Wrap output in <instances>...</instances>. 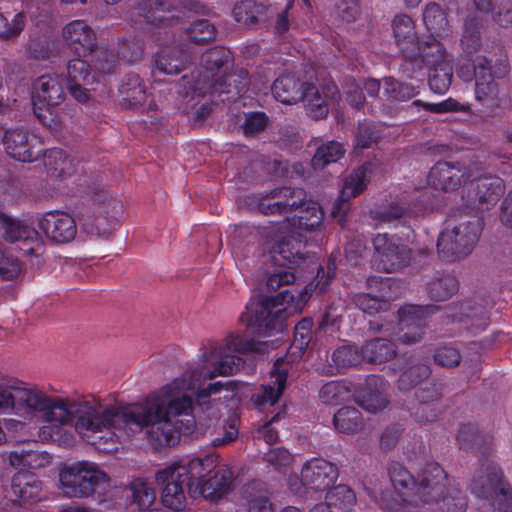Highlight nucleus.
<instances>
[{
    "label": "nucleus",
    "instance_id": "f257e3e1",
    "mask_svg": "<svg viewBox=\"0 0 512 512\" xmlns=\"http://www.w3.org/2000/svg\"><path fill=\"white\" fill-rule=\"evenodd\" d=\"M190 378L183 375L174 379L161 389V396L147 400L141 405L113 407L117 413L135 414L137 423L111 426V429L138 432L146 428L148 440L156 448L175 446L179 442L181 432L190 433L195 424L193 418L188 419L182 429L177 423L172 422V418L191 415L193 400L187 392L192 391L199 403H205L210 396L220 393L223 389L231 390V382L216 381L204 388L198 387L195 391V384Z\"/></svg>",
    "mask_w": 512,
    "mask_h": 512
},
{
    "label": "nucleus",
    "instance_id": "f03ea898",
    "mask_svg": "<svg viewBox=\"0 0 512 512\" xmlns=\"http://www.w3.org/2000/svg\"><path fill=\"white\" fill-rule=\"evenodd\" d=\"M40 413L46 422L67 425L74 423L80 433L102 432L111 426L137 423L132 413H117L113 407H94L87 403L69 402L60 397H49L37 388L0 385V414H15L32 418Z\"/></svg>",
    "mask_w": 512,
    "mask_h": 512
},
{
    "label": "nucleus",
    "instance_id": "7ed1b4c3",
    "mask_svg": "<svg viewBox=\"0 0 512 512\" xmlns=\"http://www.w3.org/2000/svg\"><path fill=\"white\" fill-rule=\"evenodd\" d=\"M294 295L286 288L275 296L258 295L246 305L239 320L246 326L244 334L231 333L225 340L228 353H222L221 347H213L212 354L219 359L215 368L209 372V379L217 376H228L239 372L244 366L241 356L230 354H262L268 349L267 342L255 340L248 334L258 337H268L282 332L287 320V309L284 306L293 302Z\"/></svg>",
    "mask_w": 512,
    "mask_h": 512
},
{
    "label": "nucleus",
    "instance_id": "20e7f679",
    "mask_svg": "<svg viewBox=\"0 0 512 512\" xmlns=\"http://www.w3.org/2000/svg\"><path fill=\"white\" fill-rule=\"evenodd\" d=\"M232 61L231 51L223 46L206 50L201 55V69L193 70L190 75H183L179 85V94L185 97L210 96L212 104L235 102L249 86L248 72L240 71L237 79L234 75H222Z\"/></svg>",
    "mask_w": 512,
    "mask_h": 512
},
{
    "label": "nucleus",
    "instance_id": "39448f33",
    "mask_svg": "<svg viewBox=\"0 0 512 512\" xmlns=\"http://www.w3.org/2000/svg\"><path fill=\"white\" fill-rule=\"evenodd\" d=\"M136 15L143 18V22L154 28L163 29L166 36L172 35L171 41H161V47L154 56L155 69L162 74L177 75L187 64L192 63L191 52L179 46L169 45L176 42L174 28L180 23L176 9L167 1L141 0L136 8Z\"/></svg>",
    "mask_w": 512,
    "mask_h": 512
},
{
    "label": "nucleus",
    "instance_id": "423d86ee",
    "mask_svg": "<svg viewBox=\"0 0 512 512\" xmlns=\"http://www.w3.org/2000/svg\"><path fill=\"white\" fill-rule=\"evenodd\" d=\"M253 202L258 211L264 215H287L300 210V215L290 219L285 217L284 225H298L301 229L317 230L322 226L324 212L320 204L307 200L303 188L281 186L269 192L253 195Z\"/></svg>",
    "mask_w": 512,
    "mask_h": 512
},
{
    "label": "nucleus",
    "instance_id": "0eeeda50",
    "mask_svg": "<svg viewBox=\"0 0 512 512\" xmlns=\"http://www.w3.org/2000/svg\"><path fill=\"white\" fill-rule=\"evenodd\" d=\"M388 474L402 500L415 505L433 500L446 478L445 470L436 462L426 463L417 479L399 462L390 463Z\"/></svg>",
    "mask_w": 512,
    "mask_h": 512
},
{
    "label": "nucleus",
    "instance_id": "6e6552de",
    "mask_svg": "<svg viewBox=\"0 0 512 512\" xmlns=\"http://www.w3.org/2000/svg\"><path fill=\"white\" fill-rule=\"evenodd\" d=\"M31 100L36 118L53 130H60L64 121L65 100L63 79L57 74H44L32 83Z\"/></svg>",
    "mask_w": 512,
    "mask_h": 512
},
{
    "label": "nucleus",
    "instance_id": "1a4fd4ad",
    "mask_svg": "<svg viewBox=\"0 0 512 512\" xmlns=\"http://www.w3.org/2000/svg\"><path fill=\"white\" fill-rule=\"evenodd\" d=\"M75 213L80 221L106 232L117 228L124 207L123 203L109 191L94 188L77 203Z\"/></svg>",
    "mask_w": 512,
    "mask_h": 512
},
{
    "label": "nucleus",
    "instance_id": "9d476101",
    "mask_svg": "<svg viewBox=\"0 0 512 512\" xmlns=\"http://www.w3.org/2000/svg\"><path fill=\"white\" fill-rule=\"evenodd\" d=\"M59 481L63 493L69 498L97 495L100 499L110 488L109 476L91 462H78L64 467L59 473Z\"/></svg>",
    "mask_w": 512,
    "mask_h": 512
},
{
    "label": "nucleus",
    "instance_id": "9b49d317",
    "mask_svg": "<svg viewBox=\"0 0 512 512\" xmlns=\"http://www.w3.org/2000/svg\"><path fill=\"white\" fill-rule=\"evenodd\" d=\"M473 77L475 78V99L490 110L499 107V88L495 79L505 77L509 72L506 58L500 57L492 66L486 56L478 55L472 60ZM472 74L469 75V78Z\"/></svg>",
    "mask_w": 512,
    "mask_h": 512
},
{
    "label": "nucleus",
    "instance_id": "f8f14e48",
    "mask_svg": "<svg viewBox=\"0 0 512 512\" xmlns=\"http://www.w3.org/2000/svg\"><path fill=\"white\" fill-rule=\"evenodd\" d=\"M481 232L479 220L461 222L451 229L445 228L437 239L440 259L452 263L466 258L474 249Z\"/></svg>",
    "mask_w": 512,
    "mask_h": 512
},
{
    "label": "nucleus",
    "instance_id": "ddd939ff",
    "mask_svg": "<svg viewBox=\"0 0 512 512\" xmlns=\"http://www.w3.org/2000/svg\"><path fill=\"white\" fill-rule=\"evenodd\" d=\"M155 481L161 488V502L164 507L182 512L187 505L186 489L190 495V487L194 485V475L189 469L174 462L157 471Z\"/></svg>",
    "mask_w": 512,
    "mask_h": 512
},
{
    "label": "nucleus",
    "instance_id": "4468645a",
    "mask_svg": "<svg viewBox=\"0 0 512 512\" xmlns=\"http://www.w3.org/2000/svg\"><path fill=\"white\" fill-rule=\"evenodd\" d=\"M372 243L373 265L378 271L397 273L410 265L413 251L400 238L379 233L372 239Z\"/></svg>",
    "mask_w": 512,
    "mask_h": 512
},
{
    "label": "nucleus",
    "instance_id": "2eb2a0df",
    "mask_svg": "<svg viewBox=\"0 0 512 512\" xmlns=\"http://www.w3.org/2000/svg\"><path fill=\"white\" fill-rule=\"evenodd\" d=\"M505 193L503 179L498 176H483L470 182L462 192L466 207L475 211L494 207Z\"/></svg>",
    "mask_w": 512,
    "mask_h": 512
},
{
    "label": "nucleus",
    "instance_id": "dca6fc26",
    "mask_svg": "<svg viewBox=\"0 0 512 512\" xmlns=\"http://www.w3.org/2000/svg\"><path fill=\"white\" fill-rule=\"evenodd\" d=\"M289 228V231L275 243L271 251L273 263L281 268L299 265L305 258L307 239L302 232L308 230L299 228L297 223L291 224Z\"/></svg>",
    "mask_w": 512,
    "mask_h": 512
},
{
    "label": "nucleus",
    "instance_id": "f3484780",
    "mask_svg": "<svg viewBox=\"0 0 512 512\" xmlns=\"http://www.w3.org/2000/svg\"><path fill=\"white\" fill-rule=\"evenodd\" d=\"M440 306L434 304H407L399 309L400 340L413 344L422 339L429 316L437 313Z\"/></svg>",
    "mask_w": 512,
    "mask_h": 512
},
{
    "label": "nucleus",
    "instance_id": "a211bd4d",
    "mask_svg": "<svg viewBox=\"0 0 512 512\" xmlns=\"http://www.w3.org/2000/svg\"><path fill=\"white\" fill-rule=\"evenodd\" d=\"M3 145L7 154L21 162H34L43 152L41 139L22 129H9L3 137Z\"/></svg>",
    "mask_w": 512,
    "mask_h": 512
},
{
    "label": "nucleus",
    "instance_id": "6ab92c4d",
    "mask_svg": "<svg viewBox=\"0 0 512 512\" xmlns=\"http://www.w3.org/2000/svg\"><path fill=\"white\" fill-rule=\"evenodd\" d=\"M233 474L225 467L210 472L207 476H194V485L190 487V497H203L211 502L218 501L232 489Z\"/></svg>",
    "mask_w": 512,
    "mask_h": 512
},
{
    "label": "nucleus",
    "instance_id": "aec40b11",
    "mask_svg": "<svg viewBox=\"0 0 512 512\" xmlns=\"http://www.w3.org/2000/svg\"><path fill=\"white\" fill-rule=\"evenodd\" d=\"M65 47L75 57H87L97 48V36L93 28L84 20L68 22L61 32Z\"/></svg>",
    "mask_w": 512,
    "mask_h": 512
},
{
    "label": "nucleus",
    "instance_id": "412c9836",
    "mask_svg": "<svg viewBox=\"0 0 512 512\" xmlns=\"http://www.w3.org/2000/svg\"><path fill=\"white\" fill-rule=\"evenodd\" d=\"M289 369L284 358H278L270 371V382L262 384L259 391L251 395V401L258 410L275 405L286 389Z\"/></svg>",
    "mask_w": 512,
    "mask_h": 512
},
{
    "label": "nucleus",
    "instance_id": "4be33fe9",
    "mask_svg": "<svg viewBox=\"0 0 512 512\" xmlns=\"http://www.w3.org/2000/svg\"><path fill=\"white\" fill-rule=\"evenodd\" d=\"M38 227L47 239L58 244L71 242L77 234L75 219L62 210H51L44 213L38 219Z\"/></svg>",
    "mask_w": 512,
    "mask_h": 512
},
{
    "label": "nucleus",
    "instance_id": "5701e85b",
    "mask_svg": "<svg viewBox=\"0 0 512 512\" xmlns=\"http://www.w3.org/2000/svg\"><path fill=\"white\" fill-rule=\"evenodd\" d=\"M3 236L7 242L16 244L23 255L39 257L45 251L44 240L38 231L23 221L11 218Z\"/></svg>",
    "mask_w": 512,
    "mask_h": 512
},
{
    "label": "nucleus",
    "instance_id": "b1692460",
    "mask_svg": "<svg viewBox=\"0 0 512 512\" xmlns=\"http://www.w3.org/2000/svg\"><path fill=\"white\" fill-rule=\"evenodd\" d=\"M274 99L285 105H293L307 99L310 94L317 93V87L309 82H303L294 74L285 73L277 77L271 85Z\"/></svg>",
    "mask_w": 512,
    "mask_h": 512
},
{
    "label": "nucleus",
    "instance_id": "393cba45",
    "mask_svg": "<svg viewBox=\"0 0 512 512\" xmlns=\"http://www.w3.org/2000/svg\"><path fill=\"white\" fill-rule=\"evenodd\" d=\"M338 476L337 466L323 458H312L306 461L301 469L303 485L315 491L330 489Z\"/></svg>",
    "mask_w": 512,
    "mask_h": 512
},
{
    "label": "nucleus",
    "instance_id": "a878e982",
    "mask_svg": "<svg viewBox=\"0 0 512 512\" xmlns=\"http://www.w3.org/2000/svg\"><path fill=\"white\" fill-rule=\"evenodd\" d=\"M444 318L451 323H464L472 332H480L489 325V313L481 304L464 301L446 308Z\"/></svg>",
    "mask_w": 512,
    "mask_h": 512
},
{
    "label": "nucleus",
    "instance_id": "bb28decb",
    "mask_svg": "<svg viewBox=\"0 0 512 512\" xmlns=\"http://www.w3.org/2000/svg\"><path fill=\"white\" fill-rule=\"evenodd\" d=\"M419 53L411 59H403L401 69L403 73L410 78L423 69L424 66H432L436 61H447L443 45L430 35L425 39L419 40Z\"/></svg>",
    "mask_w": 512,
    "mask_h": 512
},
{
    "label": "nucleus",
    "instance_id": "cd10ccee",
    "mask_svg": "<svg viewBox=\"0 0 512 512\" xmlns=\"http://www.w3.org/2000/svg\"><path fill=\"white\" fill-rule=\"evenodd\" d=\"M502 469L496 464H489L485 469L478 470L469 484V490L478 499L493 503L498 490L505 482Z\"/></svg>",
    "mask_w": 512,
    "mask_h": 512
},
{
    "label": "nucleus",
    "instance_id": "c85d7f7f",
    "mask_svg": "<svg viewBox=\"0 0 512 512\" xmlns=\"http://www.w3.org/2000/svg\"><path fill=\"white\" fill-rule=\"evenodd\" d=\"M396 46L403 59H411L419 53V40L413 19L406 15H396L392 21Z\"/></svg>",
    "mask_w": 512,
    "mask_h": 512
},
{
    "label": "nucleus",
    "instance_id": "c756f323",
    "mask_svg": "<svg viewBox=\"0 0 512 512\" xmlns=\"http://www.w3.org/2000/svg\"><path fill=\"white\" fill-rule=\"evenodd\" d=\"M367 283L369 287L380 284L379 295L370 293L354 294V305L364 313L373 315L383 310L387 301L393 298L392 294L385 291V289H391L396 284V280L391 277L371 276L367 279Z\"/></svg>",
    "mask_w": 512,
    "mask_h": 512
},
{
    "label": "nucleus",
    "instance_id": "7c9ffc66",
    "mask_svg": "<svg viewBox=\"0 0 512 512\" xmlns=\"http://www.w3.org/2000/svg\"><path fill=\"white\" fill-rule=\"evenodd\" d=\"M463 177L460 163L438 161L429 171L428 183L445 192L455 191L462 186Z\"/></svg>",
    "mask_w": 512,
    "mask_h": 512
},
{
    "label": "nucleus",
    "instance_id": "2f4dec72",
    "mask_svg": "<svg viewBox=\"0 0 512 512\" xmlns=\"http://www.w3.org/2000/svg\"><path fill=\"white\" fill-rule=\"evenodd\" d=\"M415 395L419 401L414 412L415 419L423 424L434 422L440 414L436 401L442 396V384L432 383L429 387L418 389Z\"/></svg>",
    "mask_w": 512,
    "mask_h": 512
},
{
    "label": "nucleus",
    "instance_id": "473e14b6",
    "mask_svg": "<svg viewBox=\"0 0 512 512\" xmlns=\"http://www.w3.org/2000/svg\"><path fill=\"white\" fill-rule=\"evenodd\" d=\"M460 449L486 456L492 445V437L482 434L478 427L472 423L462 424L457 434Z\"/></svg>",
    "mask_w": 512,
    "mask_h": 512
},
{
    "label": "nucleus",
    "instance_id": "72a5a7b5",
    "mask_svg": "<svg viewBox=\"0 0 512 512\" xmlns=\"http://www.w3.org/2000/svg\"><path fill=\"white\" fill-rule=\"evenodd\" d=\"M120 105L123 109H136L146 101V88L139 77L134 73L126 74L119 87Z\"/></svg>",
    "mask_w": 512,
    "mask_h": 512
},
{
    "label": "nucleus",
    "instance_id": "f704fd0d",
    "mask_svg": "<svg viewBox=\"0 0 512 512\" xmlns=\"http://www.w3.org/2000/svg\"><path fill=\"white\" fill-rule=\"evenodd\" d=\"M42 482L32 472L19 471L11 480L12 494L23 503L41 500Z\"/></svg>",
    "mask_w": 512,
    "mask_h": 512
},
{
    "label": "nucleus",
    "instance_id": "c9c22d12",
    "mask_svg": "<svg viewBox=\"0 0 512 512\" xmlns=\"http://www.w3.org/2000/svg\"><path fill=\"white\" fill-rule=\"evenodd\" d=\"M46 173L56 179H66L76 172V164L61 148L47 149L43 153Z\"/></svg>",
    "mask_w": 512,
    "mask_h": 512
},
{
    "label": "nucleus",
    "instance_id": "e433bc0d",
    "mask_svg": "<svg viewBox=\"0 0 512 512\" xmlns=\"http://www.w3.org/2000/svg\"><path fill=\"white\" fill-rule=\"evenodd\" d=\"M448 475L441 484L436 497L428 504H434L440 512H465L468 501L466 494L458 487H447Z\"/></svg>",
    "mask_w": 512,
    "mask_h": 512
},
{
    "label": "nucleus",
    "instance_id": "4c0bfd02",
    "mask_svg": "<svg viewBox=\"0 0 512 512\" xmlns=\"http://www.w3.org/2000/svg\"><path fill=\"white\" fill-rule=\"evenodd\" d=\"M267 12V6L255 0H241L234 5L232 10L235 21L247 27L265 22Z\"/></svg>",
    "mask_w": 512,
    "mask_h": 512
},
{
    "label": "nucleus",
    "instance_id": "58836bf2",
    "mask_svg": "<svg viewBox=\"0 0 512 512\" xmlns=\"http://www.w3.org/2000/svg\"><path fill=\"white\" fill-rule=\"evenodd\" d=\"M361 354L367 362L381 364L393 359L397 355V346L389 339L374 338L361 348Z\"/></svg>",
    "mask_w": 512,
    "mask_h": 512
},
{
    "label": "nucleus",
    "instance_id": "ea45409f",
    "mask_svg": "<svg viewBox=\"0 0 512 512\" xmlns=\"http://www.w3.org/2000/svg\"><path fill=\"white\" fill-rule=\"evenodd\" d=\"M458 279L448 273H438L431 281L427 283V294L429 298L436 302H442L450 299L459 290Z\"/></svg>",
    "mask_w": 512,
    "mask_h": 512
},
{
    "label": "nucleus",
    "instance_id": "a19ab883",
    "mask_svg": "<svg viewBox=\"0 0 512 512\" xmlns=\"http://www.w3.org/2000/svg\"><path fill=\"white\" fill-rule=\"evenodd\" d=\"M367 386H375V390H363L360 393V406L370 413L382 411L388 405V400L378 386L383 385L382 378L370 375L366 379Z\"/></svg>",
    "mask_w": 512,
    "mask_h": 512
},
{
    "label": "nucleus",
    "instance_id": "79ce46f5",
    "mask_svg": "<svg viewBox=\"0 0 512 512\" xmlns=\"http://www.w3.org/2000/svg\"><path fill=\"white\" fill-rule=\"evenodd\" d=\"M453 67L450 61H436L429 67L428 83L435 94H445L452 83Z\"/></svg>",
    "mask_w": 512,
    "mask_h": 512
},
{
    "label": "nucleus",
    "instance_id": "37998d69",
    "mask_svg": "<svg viewBox=\"0 0 512 512\" xmlns=\"http://www.w3.org/2000/svg\"><path fill=\"white\" fill-rule=\"evenodd\" d=\"M320 400L329 405H338L352 399V382L346 379L324 384L319 391Z\"/></svg>",
    "mask_w": 512,
    "mask_h": 512
},
{
    "label": "nucleus",
    "instance_id": "c03bdc74",
    "mask_svg": "<svg viewBox=\"0 0 512 512\" xmlns=\"http://www.w3.org/2000/svg\"><path fill=\"white\" fill-rule=\"evenodd\" d=\"M423 22L431 35L442 37L449 32L447 15L442 7L435 3H428L423 11Z\"/></svg>",
    "mask_w": 512,
    "mask_h": 512
},
{
    "label": "nucleus",
    "instance_id": "a18cd8bd",
    "mask_svg": "<svg viewBox=\"0 0 512 512\" xmlns=\"http://www.w3.org/2000/svg\"><path fill=\"white\" fill-rule=\"evenodd\" d=\"M184 30L183 39L195 45H205L212 41L216 36L215 26L207 19H198L193 21Z\"/></svg>",
    "mask_w": 512,
    "mask_h": 512
},
{
    "label": "nucleus",
    "instance_id": "49530a36",
    "mask_svg": "<svg viewBox=\"0 0 512 512\" xmlns=\"http://www.w3.org/2000/svg\"><path fill=\"white\" fill-rule=\"evenodd\" d=\"M344 154L345 149L341 143L334 140L324 142L317 148L311 160V166L315 170H321L340 160Z\"/></svg>",
    "mask_w": 512,
    "mask_h": 512
},
{
    "label": "nucleus",
    "instance_id": "de8ad7c7",
    "mask_svg": "<svg viewBox=\"0 0 512 512\" xmlns=\"http://www.w3.org/2000/svg\"><path fill=\"white\" fill-rule=\"evenodd\" d=\"M482 45L480 21L476 16H469L464 21L461 47L469 56L476 53Z\"/></svg>",
    "mask_w": 512,
    "mask_h": 512
},
{
    "label": "nucleus",
    "instance_id": "09e8293b",
    "mask_svg": "<svg viewBox=\"0 0 512 512\" xmlns=\"http://www.w3.org/2000/svg\"><path fill=\"white\" fill-rule=\"evenodd\" d=\"M383 93L389 100L408 101L419 94V85L391 77L385 78Z\"/></svg>",
    "mask_w": 512,
    "mask_h": 512
},
{
    "label": "nucleus",
    "instance_id": "8fccbe9b",
    "mask_svg": "<svg viewBox=\"0 0 512 512\" xmlns=\"http://www.w3.org/2000/svg\"><path fill=\"white\" fill-rule=\"evenodd\" d=\"M325 503L329 505L333 512H351L352 490L342 484L333 486L332 489H328Z\"/></svg>",
    "mask_w": 512,
    "mask_h": 512
},
{
    "label": "nucleus",
    "instance_id": "3c124183",
    "mask_svg": "<svg viewBox=\"0 0 512 512\" xmlns=\"http://www.w3.org/2000/svg\"><path fill=\"white\" fill-rule=\"evenodd\" d=\"M431 375V368L428 364L418 363L410 366L399 377L398 387L400 390H410L426 380Z\"/></svg>",
    "mask_w": 512,
    "mask_h": 512
},
{
    "label": "nucleus",
    "instance_id": "603ef678",
    "mask_svg": "<svg viewBox=\"0 0 512 512\" xmlns=\"http://www.w3.org/2000/svg\"><path fill=\"white\" fill-rule=\"evenodd\" d=\"M349 189H352L351 175L346 177L344 188L332 207V216L338 220V223L342 227L346 226L349 220V212L352 207V203L350 201V195H352V192H349Z\"/></svg>",
    "mask_w": 512,
    "mask_h": 512
},
{
    "label": "nucleus",
    "instance_id": "864d4df0",
    "mask_svg": "<svg viewBox=\"0 0 512 512\" xmlns=\"http://www.w3.org/2000/svg\"><path fill=\"white\" fill-rule=\"evenodd\" d=\"M85 57H76L67 64V82H82L84 85H90L95 80L91 73L90 64L84 60Z\"/></svg>",
    "mask_w": 512,
    "mask_h": 512
},
{
    "label": "nucleus",
    "instance_id": "5fc2aeb1",
    "mask_svg": "<svg viewBox=\"0 0 512 512\" xmlns=\"http://www.w3.org/2000/svg\"><path fill=\"white\" fill-rule=\"evenodd\" d=\"M413 106L422 107L430 113L442 114L448 112H468L470 111L471 104H462L453 98H447L439 103H428L421 100H414Z\"/></svg>",
    "mask_w": 512,
    "mask_h": 512
},
{
    "label": "nucleus",
    "instance_id": "6e6d98bb",
    "mask_svg": "<svg viewBox=\"0 0 512 512\" xmlns=\"http://www.w3.org/2000/svg\"><path fill=\"white\" fill-rule=\"evenodd\" d=\"M269 124V117L263 111H249L244 115L241 129L244 136L255 137L263 132Z\"/></svg>",
    "mask_w": 512,
    "mask_h": 512
},
{
    "label": "nucleus",
    "instance_id": "4d7b16f0",
    "mask_svg": "<svg viewBox=\"0 0 512 512\" xmlns=\"http://www.w3.org/2000/svg\"><path fill=\"white\" fill-rule=\"evenodd\" d=\"M313 325V320L306 317L299 321L294 328L291 348L296 349L300 356L303 355L312 340Z\"/></svg>",
    "mask_w": 512,
    "mask_h": 512
},
{
    "label": "nucleus",
    "instance_id": "13d9d810",
    "mask_svg": "<svg viewBox=\"0 0 512 512\" xmlns=\"http://www.w3.org/2000/svg\"><path fill=\"white\" fill-rule=\"evenodd\" d=\"M26 54L35 60H48L57 54V47L54 42L45 38H30Z\"/></svg>",
    "mask_w": 512,
    "mask_h": 512
},
{
    "label": "nucleus",
    "instance_id": "bf43d9fd",
    "mask_svg": "<svg viewBox=\"0 0 512 512\" xmlns=\"http://www.w3.org/2000/svg\"><path fill=\"white\" fill-rule=\"evenodd\" d=\"M381 85L377 79L367 78L356 83L354 80V109H361L364 106L366 96L372 99L378 96Z\"/></svg>",
    "mask_w": 512,
    "mask_h": 512
},
{
    "label": "nucleus",
    "instance_id": "052dcab7",
    "mask_svg": "<svg viewBox=\"0 0 512 512\" xmlns=\"http://www.w3.org/2000/svg\"><path fill=\"white\" fill-rule=\"evenodd\" d=\"M408 213L409 209L402 202H390L388 205L371 211L374 220L384 223L406 218Z\"/></svg>",
    "mask_w": 512,
    "mask_h": 512
},
{
    "label": "nucleus",
    "instance_id": "680f3d73",
    "mask_svg": "<svg viewBox=\"0 0 512 512\" xmlns=\"http://www.w3.org/2000/svg\"><path fill=\"white\" fill-rule=\"evenodd\" d=\"M132 499L140 512H150L156 496L154 490L144 482H134L131 485Z\"/></svg>",
    "mask_w": 512,
    "mask_h": 512
},
{
    "label": "nucleus",
    "instance_id": "e2e57ef3",
    "mask_svg": "<svg viewBox=\"0 0 512 512\" xmlns=\"http://www.w3.org/2000/svg\"><path fill=\"white\" fill-rule=\"evenodd\" d=\"M117 59L119 58L113 51L105 47H100L94 58V67L99 74H115Z\"/></svg>",
    "mask_w": 512,
    "mask_h": 512
},
{
    "label": "nucleus",
    "instance_id": "0e129e2a",
    "mask_svg": "<svg viewBox=\"0 0 512 512\" xmlns=\"http://www.w3.org/2000/svg\"><path fill=\"white\" fill-rule=\"evenodd\" d=\"M381 138L380 131L370 122L359 123L356 134V145L354 150L359 147L362 149L371 147Z\"/></svg>",
    "mask_w": 512,
    "mask_h": 512
},
{
    "label": "nucleus",
    "instance_id": "69168bd1",
    "mask_svg": "<svg viewBox=\"0 0 512 512\" xmlns=\"http://www.w3.org/2000/svg\"><path fill=\"white\" fill-rule=\"evenodd\" d=\"M25 27V16L23 13L14 15L11 22L0 13V39L9 40L17 37Z\"/></svg>",
    "mask_w": 512,
    "mask_h": 512
},
{
    "label": "nucleus",
    "instance_id": "338daca9",
    "mask_svg": "<svg viewBox=\"0 0 512 512\" xmlns=\"http://www.w3.org/2000/svg\"><path fill=\"white\" fill-rule=\"evenodd\" d=\"M143 47L137 39H123L118 43L117 57L128 63L141 59Z\"/></svg>",
    "mask_w": 512,
    "mask_h": 512
},
{
    "label": "nucleus",
    "instance_id": "774afa93",
    "mask_svg": "<svg viewBox=\"0 0 512 512\" xmlns=\"http://www.w3.org/2000/svg\"><path fill=\"white\" fill-rule=\"evenodd\" d=\"M40 457L38 451L20 449L10 452L9 461L15 467L36 468L42 465L41 462H38Z\"/></svg>",
    "mask_w": 512,
    "mask_h": 512
}]
</instances>
